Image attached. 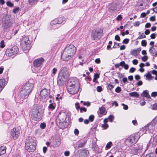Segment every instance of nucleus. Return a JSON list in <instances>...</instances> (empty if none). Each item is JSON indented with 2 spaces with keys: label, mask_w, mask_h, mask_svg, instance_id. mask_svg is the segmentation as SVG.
Returning <instances> with one entry per match:
<instances>
[{
  "label": "nucleus",
  "mask_w": 157,
  "mask_h": 157,
  "mask_svg": "<svg viewBox=\"0 0 157 157\" xmlns=\"http://www.w3.org/2000/svg\"><path fill=\"white\" fill-rule=\"evenodd\" d=\"M76 48L72 44L67 45L64 49L61 55L64 61H67L72 57L76 52Z\"/></svg>",
  "instance_id": "obj_1"
},
{
  "label": "nucleus",
  "mask_w": 157,
  "mask_h": 157,
  "mask_svg": "<svg viewBox=\"0 0 157 157\" xmlns=\"http://www.w3.org/2000/svg\"><path fill=\"white\" fill-rule=\"evenodd\" d=\"M69 75L67 68L65 67L61 68L58 75V84L59 86H62L63 84Z\"/></svg>",
  "instance_id": "obj_2"
},
{
  "label": "nucleus",
  "mask_w": 157,
  "mask_h": 157,
  "mask_svg": "<svg viewBox=\"0 0 157 157\" xmlns=\"http://www.w3.org/2000/svg\"><path fill=\"white\" fill-rule=\"evenodd\" d=\"M25 148L28 151L33 152L36 148V143L34 138L29 136L25 142Z\"/></svg>",
  "instance_id": "obj_3"
},
{
  "label": "nucleus",
  "mask_w": 157,
  "mask_h": 157,
  "mask_svg": "<svg viewBox=\"0 0 157 157\" xmlns=\"http://www.w3.org/2000/svg\"><path fill=\"white\" fill-rule=\"evenodd\" d=\"M66 119V114L64 112H61L59 113L57 118V121L59 123V126L61 128H66V122L65 121Z\"/></svg>",
  "instance_id": "obj_4"
},
{
  "label": "nucleus",
  "mask_w": 157,
  "mask_h": 157,
  "mask_svg": "<svg viewBox=\"0 0 157 157\" xmlns=\"http://www.w3.org/2000/svg\"><path fill=\"white\" fill-rule=\"evenodd\" d=\"M31 113V118L33 120L37 121L41 117L40 111L36 107H34L32 109Z\"/></svg>",
  "instance_id": "obj_5"
},
{
  "label": "nucleus",
  "mask_w": 157,
  "mask_h": 157,
  "mask_svg": "<svg viewBox=\"0 0 157 157\" xmlns=\"http://www.w3.org/2000/svg\"><path fill=\"white\" fill-rule=\"evenodd\" d=\"M19 49L16 46H14L11 48L6 49L5 52L6 55L8 56H15L18 52Z\"/></svg>",
  "instance_id": "obj_6"
},
{
  "label": "nucleus",
  "mask_w": 157,
  "mask_h": 157,
  "mask_svg": "<svg viewBox=\"0 0 157 157\" xmlns=\"http://www.w3.org/2000/svg\"><path fill=\"white\" fill-rule=\"evenodd\" d=\"M102 30L101 29L94 30L91 32V37L94 40L98 39L101 37Z\"/></svg>",
  "instance_id": "obj_7"
},
{
  "label": "nucleus",
  "mask_w": 157,
  "mask_h": 157,
  "mask_svg": "<svg viewBox=\"0 0 157 157\" xmlns=\"http://www.w3.org/2000/svg\"><path fill=\"white\" fill-rule=\"evenodd\" d=\"M69 93L71 94H76L78 90V85L72 83L70 84V86L68 88Z\"/></svg>",
  "instance_id": "obj_8"
},
{
  "label": "nucleus",
  "mask_w": 157,
  "mask_h": 157,
  "mask_svg": "<svg viewBox=\"0 0 157 157\" xmlns=\"http://www.w3.org/2000/svg\"><path fill=\"white\" fill-rule=\"evenodd\" d=\"M119 5L118 1H115L110 3L109 5V10L110 13L115 12L117 10V6Z\"/></svg>",
  "instance_id": "obj_9"
},
{
  "label": "nucleus",
  "mask_w": 157,
  "mask_h": 157,
  "mask_svg": "<svg viewBox=\"0 0 157 157\" xmlns=\"http://www.w3.org/2000/svg\"><path fill=\"white\" fill-rule=\"evenodd\" d=\"M20 134V130L17 127L14 128L11 130V137L14 140H16L19 136Z\"/></svg>",
  "instance_id": "obj_10"
},
{
  "label": "nucleus",
  "mask_w": 157,
  "mask_h": 157,
  "mask_svg": "<svg viewBox=\"0 0 157 157\" xmlns=\"http://www.w3.org/2000/svg\"><path fill=\"white\" fill-rule=\"evenodd\" d=\"M88 151L86 149H80L78 151L75 155L76 157H87L89 153Z\"/></svg>",
  "instance_id": "obj_11"
},
{
  "label": "nucleus",
  "mask_w": 157,
  "mask_h": 157,
  "mask_svg": "<svg viewBox=\"0 0 157 157\" xmlns=\"http://www.w3.org/2000/svg\"><path fill=\"white\" fill-rule=\"evenodd\" d=\"M139 137H138V136L136 135H131L129 137L127 140L126 142L128 143L130 145H131L132 144L135 143L138 140Z\"/></svg>",
  "instance_id": "obj_12"
},
{
  "label": "nucleus",
  "mask_w": 157,
  "mask_h": 157,
  "mask_svg": "<svg viewBox=\"0 0 157 157\" xmlns=\"http://www.w3.org/2000/svg\"><path fill=\"white\" fill-rule=\"evenodd\" d=\"M44 61V59L42 58L35 59L33 62V66L36 67H39L42 65Z\"/></svg>",
  "instance_id": "obj_13"
},
{
  "label": "nucleus",
  "mask_w": 157,
  "mask_h": 157,
  "mask_svg": "<svg viewBox=\"0 0 157 157\" xmlns=\"http://www.w3.org/2000/svg\"><path fill=\"white\" fill-rule=\"evenodd\" d=\"M154 128V126L151 124H148L147 125L143 128V132L144 133H148L151 132Z\"/></svg>",
  "instance_id": "obj_14"
},
{
  "label": "nucleus",
  "mask_w": 157,
  "mask_h": 157,
  "mask_svg": "<svg viewBox=\"0 0 157 157\" xmlns=\"http://www.w3.org/2000/svg\"><path fill=\"white\" fill-rule=\"evenodd\" d=\"M25 88L23 87L20 93V96L22 98H26L31 92H28L27 90H25Z\"/></svg>",
  "instance_id": "obj_15"
},
{
  "label": "nucleus",
  "mask_w": 157,
  "mask_h": 157,
  "mask_svg": "<svg viewBox=\"0 0 157 157\" xmlns=\"http://www.w3.org/2000/svg\"><path fill=\"white\" fill-rule=\"evenodd\" d=\"M33 84L28 82L23 87L25 88V90H27L28 92H31L33 88Z\"/></svg>",
  "instance_id": "obj_16"
},
{
  "label": "nucleus",
  "mask_w": 157,
  "mask_h": 157,
  "mask_svg": "<svg viewBox=\"0 0 157 157\" xmlns=\"http://www.w3.org/2000/svg\"><path fill=\"white\" fill-rule=\"evenodd\" d=\"M60 140L59 139H55L52 141L51 142V145L53 147H58L60 145Z\"/></svg>",
  "instance_id": "obj_17"
},
{
  "label": "nucleus",
  "mask_w": 157,
  "mask_h": 157,
  "mask_svg": "<svg viewBox=\"0 0 157 157\" xmlns=\"http://www.w3.org/2000/svg\"><path fill=\"white\" fill-rule=\"evenodd\" d=\"M21 46L22 49L24 50H29L30 48V43L29 42H21Z\"/></svg>",
  "instance_id": "obj_18"
},
{
  "label": "nucleus",
  "mask_w": 157,
  "mask_h": 157,
  "mask_svg": "<svg viewBox=\"0 0 157 157\" xmlns=\"http://www.w3.org/2000/svg\"><path fill=\"white\" fill-rule=\"evenodd\" d=\"M12 23L10 20H6L3 22V26L5 29H6L12 26Z\"/></svg>",
  "instance_id": "obj_19"
},
{
  "label": "nucleus",
  "mask_w": 157,
  "mask_h": 157,
  "mask_svg": "<svg viewBox=\"0 0 157 157\" xmlns=\"http://www.w3.org/2000/svg\"><path fill=\"white\" fill-rule=\"evenodd\" d=\"M142 147L141 145L140 146L139 145L137 146H136L135 147H133L131 150V153L134 155L136 154L138 151L140 150H141Z\"/></svg>",
  "instance_id": "obj_20"
},
{
  "label": "nucleus",
  "mask_w": 157,
  "mask_h": 157,
  "mask_svg": "<svg viewBox=\"0 0 157 157\" xmlns=\"http://www.w3.org/2000/svg\"><path fill=\"white\" fill-rule=\"evenodd\" d=\"M48 90L45 88L40 91V96H41L42 98L45 99L48 96Z\"/></svg>",
  "instance_id": "obj_21"
},
{
  "label": "nucleus",
  "mask_w": 157,
  "mask_h": 157,
  "mask_svg": "<svg viewBox=\"0 0 157 157\" xmlns=\"http://www.w3.org/2000/svg\"><path fill=\"white\" fill-rule=\"evenodd\" d=\"M141 51L140 48H137L136 49L133 50L130 52L131 55L136 56L139 54L140 51Z\"/></svg>",
  "instance_id": "obj_22"
},
{
  "label": "nucleus",
  "mask_w": 157,
  "mask_h": 157,
  "mask_svg": "<svg viewBox=\"0 0 157 157\" xmlns=\"http://www.w3.org/2000/svg\"><path fill=\"white\" fill-rule=\"evenodd\" d=\"M6 84V81L5 79H0V92L3 89Z\"/></svg>",
  "instance_id": "obj_23"
},
{
  "label": "nucleus",
  "mask_w": 157,
  "mask_h": 157,
  "mask_svg": "<svg viewBox=\"0 0 157 157\" xmlns=\"http://www.w3.org/2000/svg\"><path fill=\"white\" fill-rule=\"evenodd\" d=\"M6 147L5 146H2L0 147V156L6 153Z\"/></svg>",
  "instance_id": "obj_24"
},
{
  "label": "nucleus",
  "mask_w": 157,
  "mask_h": 157,
  "mask_svg": "<svg viewBox=\"0 0 157 157\" xmlns=\"http://www.w3.org/2000/svg\"><path fill=\"white\" fill-rule=\"evenodd\" d=\"M142 96L145 97L147 99L150 98L151 97L149 95L148 93L146 90H144L141 94Z\"/></svg>",
  "instance_id": "obj_25"
},
{
  "label": "nucleus",
  "mask_w": 157,
  "mask_h": 157,
  "mask_svg": "<svg viewBox=\"0 0 157 157\" xmlns=\"http://www.w3.org/2000/svg\"><path fill=\"white\" fill-rule=\"evenodd\" d=\"M120 66L123 67L125 70H128V69L129 66L128 64H126L124 61H122L120 62Z\"/></svg>",
  "instance_id": "obj_26"
},
{
  "label": "nucleus",
  "mask_w": 157,
  "mask_h": 157,
  "mask_svg": "<svg viewBox=\"0 0 157 157\" xmlns=\"http://www.w3.org/2000/svg\"><path fill=\"white\" fill-rule=\"evenodd\" d=\"M129 94L130 96L137 98L139 96V94L136 92L129 93Z\"/></svg>",
  "instance_id": "obj_27"
},
{
  "label": "nucleus",
  "mask_w": 157,
  "mask_h": 157,
  "mask_svg": "<svg viewBox=\"0 0 157 157\" xmlns=\"http://www.w3.org/2000/svg\"><path fill=\"white\" fill-rule=\"evenodd\" d=\"M21 42L30 43L28 36H24L22 39Z\"/></svg>",
  "instance_id": "obj_28"
},
{
  "label": "nucleus",
  "mask_w": 157,
  "mask_h": 157,
  "mask_svg": "<svg viewBox=\"0 0 157 157\" xmlns=\"http://www.w3.org/2000/svg\"><path fill=\"white\" fill-rule=\"evenodd\" d=\"M57 19L58 24H61L65 20V18L63 17H60L56 18Z\"/></svg>",
  "instance_id": "obj_29"
},
{
  "label": "nucleus",
  "mask_w": 157,
  "mask_h": 157,
  "mask_svg": "<svg viewBox=\"0 0 157 157\" xmlns=\"http://www.w3.org/2000/svg\"><path fill=\"white\" fill-rule=\"evenodd\" d=\"M156 51V50L154 47L152 46L150 48L149 50V52L151 54L152 56H154Z\"/></svg>",
  "instance_id": "obj_30"
},
{
  "label": "nucleus",
  "mask_w": 157,
  "mask_h": 157,
  "mask_svg": "<svg viewBox=\"0 0 157 157\" xmlns=\"http://www.w3.org/2000/svg\"><path fill=\"white\" fill-rule=\"evenodd\" d=\"M86 143V140L82 141L81 143L79 144L78 148H79L83 147Z\"/></svg>",
  "instance_id": "obj_31"
},
{
  "label": "nucleus",
  "mask_w": 157,
  "mask_h": 157,
  "mask_svg": "<svg viewBox=\"0 0 157 157\" xmlns=\"http://www.w3.org/2000/svg\"><path fill=\"white\" fill-rule=\"evenodd\" d=\"M99 113L101 114H102L104 113L105 111V109L104 107H101L99 108Z\"/></svg>",
  "instance_id": "obj_32"
},
{
  "label": "nucleus",
  "mask_w": 157,
  "mask_h": 157,
  "mask_svg": "<svg viewBox=\"0 0 157 157\" xmlns=\"http://www.w3.org/2000/svg\"><path fill=\"white\" fill-rule=\"evenodd\" d=\"M152 6L154 7L156 6L155 7H154L153 9V11L156 13H157V2L153 3L152 4Z\"/></svg>",
  "instance_id": "obj_33"
},
{
  "label": "nucleus",
  "mask_w": 157,
  "mask_h": 157,
  "mask_svg": "<svg viewBox=\"0 0 157 157\" xmlns=\"http://www.w3.org/2000/svg\"><path fill=\"white\" fill-rule=\"evenodd\" d=\"M145 76L147 79L148 80H151L152 79V77L149 72L147 73Z\"/></svg>",
  "instance_id": "obj_34"
},
{
  "label": "nucleus",
  "mask_w": 157,
  "mask_h": 157,
  "mask_svg": "<svg viewBox=\"0 0 157 157\" xmlns=\"http://www.w3.org/2000/svg\"><path fill=\"white\" fill-rule=\"evenodd\" d=\"M58 24L57 22V19L56 18L53 21H52L51 22V24L52 25H56Z\"/></svg>",
  "instance_id": "obj_35"
},
{
  "label": "nucleus",
  "mask_w": 157,
  "mask_h": 157,
  "mask_svg": "<svg viewBox=\"0 0 157 157\" xmlns=\"http://www.w3.org/2000/svg\"><path fill=\"white\" fill-rule=\"evenodd\" d=\"M139 34L140 35V36L138 37V39H141L144 38L146 37V36L144 34V33H141L140 32H139Z\"/></svg>",
  "instance_id": "obj_36"
},
{
  "label": "nucleus",
  "mask_w": 157,
  "mask_h": 157,
  "mask_svg": "<svg viewBox=\"0 0 157 157\" xmlns=\"http://www.w3.org/2000/svg\"><path fill=\"white\" fill-rule=\"evenodd\" d=\"M57 71V70L56 68H54L52 70V73L51 75L52 76H54L56 72Z\"/></svg>",
  "instance_id": "obj_37"
},
{
  "label": "nucleus",
  "mask_w": 157,
  "mask_h": 157,
  "mask_svg": "<svg viewBox=\"0 0 157 157\" xmlns=\"http://www.w3.org/2000/svg\"><path fill=\"white\" fill-rule=\"evenodd\" d=\"M112 145V142L111 141H110V142H109L107 144L105 147H106V148H107V149H109L111 147Z\"/></svg>",
  "instance_id": "obj_38"
},
{
  "label": "nucleus",
  "mask_w": 157,
  "mask_h": 157,
  "mask_svg": "<svg viewBox=\"0 0 157 157\" xmlns=\"http://www.w3.org/2000/svg\"><path fill=\"white\" fill-rule=\"evenodd\" d=\"M55 106L54 105H53L52 103H51L48 106V108L49 109L52 110H53L55 109Z\"/></svg>",
  "instance_id": "obj_39"
},
{
  "label": "nucleus",
  "mask_w": 157,
  "mask_h": 157,
  "mask_svg": "<svg viewBox=\"0 0 157 157\" xmlns=\"http://www.w3.org/2000/svg\"><path fill=\"white\" fill-rule=\"evenodd\" d=\"M152 73L156 75V77L155 78V79L157 80V71L155 70H153L151 71Z\"/></svg>",
  "instance_id": "obj_40"
},
{
  "label": "nucleus",
  "mask_w": 157,
  "mask_h": 157,
  "mask_svg": "<svg viewBox=\"0 0 157 157\" xmlns=\"http://www.w3.org/2000/svg\"><path fill=\"white\" fill-rule=\"evenodd\" d=\"M37 0H29V3L31 5H33L36 3Z\"/></svg>",
  "instance_id": "obj_41"
},
{
  "label": "nucleus",
  "mask_w": 157,
  "mask_h": 157,
  "mask_svg": "<svg viewBox=\"0 0 157 157\" xmlns=\"http://www.w3.org/2000/svg\"><path fill=\"white\" fill-rule=\"evenodd\" d=\"M94 116L93 115H90L89 117V119L90 121L92 122L94 121Z\"/></svg>",
  "instance_id": "obj_42"
},
{
  "label": "nucleus",
  "mask_w": 157,
  "mask_h": 157,
  "mask_svg": "<svg viewBox=\"0 0 157 157\" xmlns=\"http://www.w3.org/2000/svg\"><path fill=\"white\" fill-rule=\"evenodd\" d=\"M147 44V41L145 40H142L141 41V45L144 47L146 46Z\"/></svg>",
  "instance_id": "obj_43"
},
{
  "label": "nucleus",
  "mask_w": 157,
  "mask_h": 157,
  "mask_svg": "<svg viewBox=\"0 0 157 157\" xmlns=\"http://www.w3.org/2000/svg\"><path fill=\"white\" fill-rule=\"evenodd\" d=\"M108 119L110 122H112L114 119V117L113 115H110L108 117Z\"/></svg>",
  "instance_id": "obj_44"
},
{
  "label": "nucleus",
  "mask_w": 157,
  "mask_h": 157,
  "mask_svg": "<svg viewBox=\"0 0 157 157\" xmlns=\"http://www.w3.org/2000/svg\"><path fill=\"white\" fill-rule=\"evenodd\" d=\"M40 126L41 129H44L45 128L46 124L44 123H42L40 124Z\"/></svg>",
  "instance_id": "obj_45"
},
{
  "label": "nucleus",
  "mask_w": 157,
  "mask_h": 157,
  "mask_svg": "<svg viewBox=\"0 0 157 157\" xmlns=\"http://www.w3.org/2000/svg\"><path fill=\"white\" fill-rule=\"evenodd\" d=\"M121 105L123 106V109L124 110H127L128 109V106L126 105L124 103H121Z\"/></svg>",
  "instance_id": "obj_46"
},
{
  "label": "nucleus",
  "mask_w": 157,
  "mask_h": 157,
  "mask_svg": "<svg viewBox=\"0 0 157 157\" xmlns=\"http://www.w3.org/2000/svg\"><path fill=\"white\" fill-rule=\"evenodd\" d=\"M115 90L116 92L119 93L121 91V89L120 87L118 86L116 88Z\"/></svg>",
  "instance_id": "obj_47"
},
{
  "label": "nucleus",
  "mask_w": 157,
  "mask_h": 157,
  "mask_svg": "<svg viewBox=\"0 0 157 157\" xmlns=\"http://www.w3.org/2000/svg\"><path fill=\"white\" fill-rule=\"evenodd\" d=\"M5 42L3 40H2L0 42V47L2 48H3L5 46V45L4 44Z\"/></svg>",
  "instance_id": "obj_48"
},
{
  "label": "nucleus",
  "mask_w": 157,
  "mask_h": 157,
  "mask_svg": "<svg viewBox=\"0 0 157 157\" xmlns=\"http://www.w3.org/2000/svg\"><path fill=\"white\" fill-rule=\"evenodd\" d=\"M148 59V57L147 56H143L142 58V61L145 62L147 61V60Z\"/></svg>",
  "instance_id": "obj_49"
},
{
  "label": "nucleus",
  "mask_w": 157,
  "mask_h": 157,
  "mask_svg": "<svg viewBox=\"0 0 157 157\" xmlns=\"http://www.w3.org/2000/svg\"><path fill=\"white\" fill-rule=\"evenodd\" d=\"M129 41V40L128 39L126 38L124 40L122 43L124 44H127Z\"/></svg>",
  "instance_id": "obj_50"
},
{
  "label": "nucleus",
  "mask_w": 157,
  "mask_h": 157,
  "mask_svg": "<svg viewBox=\"0 0 157 157\" xmlns=\"http://www.w3.org/2000/svg\"><path fill=\"white\" fill-rule=\"evenodd\" d=\"M102 127L104 129H106L108 127V125L107 124H102Z\"/></svg>",
  "instance_id": "obj_51"
},
{
  "label": "nucleus",
  "mask_w": 157,
  "mask_h": 157,
  "mask_svg": "<svg viewBox=\"0 0 157 157\" xmlns=\"http://www.w3.org/2000/svg\"><path fill=\"white\" fill-rule=\"evenodd\" d=\"M119 46V43H117L116 42H114V45L113 47V48H118Z\"/></svg>",
  "instance_id": "obj_52"
},
{
  "label": "nucleus",
  "mask_w": 157,
  "mask_h": 157,
  "mask_svg": "<svg viewBox=\"0 0 157 157\" xmlns=\"http://www.w3.org/2000/svg\"><path fill=\"white\" fill-rule=\"evenodd\" d=\"M7 5L10 7H12L13 6V4L11 3L10 2H6Z\"/></svg>",
  "instance_id": "obj_53"
},
{
  "label": "nucleus",
  "mask_w": 157,
  "mask_h": 157,
  "mask_svg": "<svg viewBox=\"0 0 157 157\" xmlns=\"http://www.w3.org/2000/svg\"><path fill=\"white\" fill-rule=\"evenodd\" d=\"M151 96L152 97H155L157 96V92H153L151 94Z\"/></svg>",
  "instance_id": "obj_54"
},
{
  "label": "nucleus",
  "mask_w": 157,
  "mask_h": 157,
  "mask_svg": "<svg viewBox=\"0 0 157 157\" xmlns=\"http://www.w3.org/2000/svg\"><path fill=\"white\" fill-rule=\"evenodd\" d=\"M83 105H86L87 107H88L90 105V103L88 101L87 102H83Z\"/></svg>",
  "instance_id": "obj_55"
},
{
  "label": "nucleus",
  "mask_w": 157,
  "mask_h": 157,
  "mask_svg": "<svg viewBox=\"0 0 157 157\" xmlns=\"http://www.w3.org/2000/svg\"><path fill=\"white\" fill-rule=\"evenodd\" d=\"M136 70L135 68L133 67H131L129 70V72L130 73H133Z\"/></svg>",
  "instance_id": "obj_56"
},
{
  "label": "nucleus",
  "mask_w": 157,
  "mask_h": 157,
  "mask_svg": "<svg viewBox=\"0 0 157 157\" xmlns=\"http://www.w3.org/2000/svg\"><path fill=\"white\" fill-rule=\"evenodd\" d=\"M114 86L113 85L109 84L107 86V89L110 90Z\"/></svg>",
  "instance_id": "obj_57"
},
{
  "label": "nucleus",
  "mask_w": 157,
  "mask_h": 157,
  "mask_svg": "<svg viewBox=\"0 0 157 157\" xmlns=\"http://www.w3.org/2000/svg\"><path fill=\"white\" fill-rule=\"evenodd\" d=\"M122 18L121 15H119L117 17L116 20L117 21H120L122 20Z\"/></svg>",
  "instance_id": "obj_58"
},
{
  "label": "nucleus",
  "mask_w": 157,
  "mask_h": 157,
  "mask_svg": "<svg viewBox=\"0 0 157 157\" xmlns=\"http://www.w3.org/2000/svg\"><path fill=\"white\" fill-rule=\"evenodd\" d=\"M92 147L94 151L96 150V149L98 148L96 144L94 143V144H93L92 145Z\"/></svg>",
  "instance_id": "obj_59"
},
{
  "label": "nucleus",
  "mask_w": 157,
  "mask_h": 157,
  "mask_svg": "<svg viewBox=\"0 0 157 157\" xmlns=\"http://www.w3.org/2000/svg\"><path fill=\"white\" fill-rule=\"evenodd\" d=\"M102 88L101 86H98L97 88V90L98 92H101L102 91Z\"/></svg>",
  "instance_id": "obj_60"
},
{
  "label": "nucleus",
  "mask_w": 157,
  "mask_h": 157,
  "mask_svg": "<svg viewBox=\"0 0 157 157\" xmlns=\"http://www.w3.org/2000/svg\"><path fill=\"white\" fill-rule=\"evenodd\" d=\"M75 106L76 109L77 110L78 109L80 108V106L79 105V103L78 102L76 103L75 104Z\"/></svg>",
  "instance_id": "obj_61"
},
{
  "label": "nucleus",
  "mask_w": 157,
  "mask_h": 157,
  "mask_svg": "<svg viewBox=\"0 0 157 157\" xmlns=\"http://www.w3.org/2000/svg\"><path fill=\"white\" fill-rule=\"evenodd\" d=\"M152 109L155 110H157V103L153 105Z\"/></svg>",
  "instance_id": "obj_62"
},
{
  "label": "nucleus",
  "mask_w": 157,
  "mask_h": 157,
  "mask_svg": "<svg viewBox=\"0 0 157 157\" xmlns=\"http://www.w3.org/2000/svg\"><path fill=\"white\" fill-rule=\"evenodd\" d=\"M115 40L117 41H120V38L118 35H117L115 36Z\"/></svg>",
  "instance_id": "obj_63"
},
{
  "label": "nucleus",
  "mask_w": 157,
  "mask_h": 157,
  "mask_svg": "<svg viewBox=\"0 0 157 157\" xmlns=\"http://www.w3.org/2000/svg\"><path fill=\"white\" fill-rule=\"evenodd\" d=\"M153 142L157 144V135L154 138Z\"/></svg>",
  "instance_id": "obj_64"
}]
</instances>
